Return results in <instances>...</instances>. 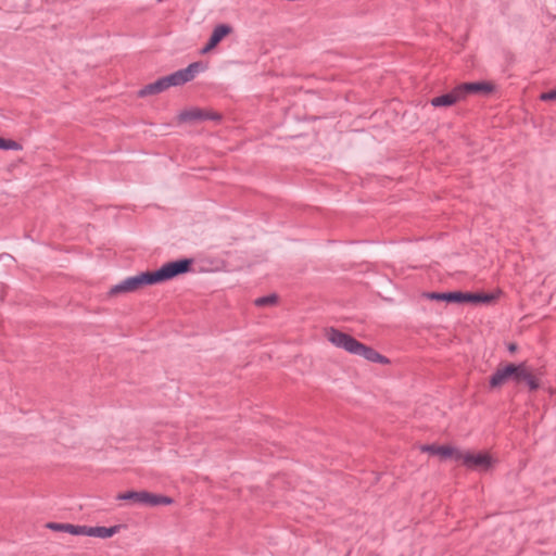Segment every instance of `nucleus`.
Returning a JSON list of instances; mask_svg holds the SVG:
<instances>
[{"label": "nucleus", "instance_id": "nucleus-1", "mask_svg": "<svg viewBox=\"0 0 556 556\" xmlns=\"http://www.w3.org/2000/svg\"><path fill=\"white\" fill-rule=\"evenodd\" d=\"M193 264L192 258H180L163 264L156 270L142 271L136 276L127 277L119 283L113 286L109 294L116 295L119 293L134 292L144 286H152L172 280L180 275L191 270Z\"/></svg>", "mask_w": 556, "mask_h": 556}, {"label": "nucleus", "instance_id": "nucleus-2", "mask_svg": "<svg viewBox=\"0 0 556 556\" xmlns=\"http://www.w3.org/2000/svg\"><path fill=\"white\" fill-rule=\"evenodd\" d=\"M327 339L337 348L343 349L353 355H358L368 362L377 364H389L388 357L378 353L371 346H368L349 333L342 332L336 328H330L327 331Z\"/></svg>", "mask_w": 556, "mask_h": 556}, {"label": "nucleus", "instance_id": "nucleus-3", "mask_svg": "<svg viewBox=\"0 0 556 556\" xmlns=\"http://www.w3.org/2000/svg\"><path fill=\"white\" fill-rule=\"evenodd\" d=\"M543 370L535 368L528 362L514 363L513 384L517 389L527 388L535 392L542 387Z\"/></svg>", "mask_w": 556, "mask_h": 556}, {"label": "nucleus", "instance_id": "nucleus-4", "mask_svg": "<svg viewBox=\"0 0 556 556\" xmlns=\"http://www.w3.org/2000/svg\"><path fill=\"white\" fill-rule=\"evenodd\" d=\"M457 460H462L469 469L488 470L492 465V457L485 453L473 454L470 452L463 453L459 451L457 454Z\"/></svg>", "mask_w": 556, "mask_h": 556}, {"label": "nucleus", "instance_id": "nucleus-5", "mask_svg": "<svg viewBox=\"0 0 556 556\" xmlns=\"http://www.w3.org/2000/svg\"><path fill=\"white\" fill-rule=\"evenodd\" d=\"M180 123H191L197 121H222V115L217 112H211L199 108L181 111L178 115Z\"/></svg>", "mask_w": 556, "mask_h": 556}, {"label": "nucleus", "instance_id": "nucleus-6", "mask_svg": "<svg viewBox=\"0 0 556 556\" xmlns=\"http://www.w3.org/2000/svg\"><path fill=\"white\" fill-rule=\"evenodd\" d=\"M513 376L514 363H506L504 366L497 367L489 379L490 389H497L506 382H513Z\"/></svg>", "mask_w": 556, "mask_h": 556}, {"label": "nucleus", "instance_id": "nucleus-7", "mask_svg": "<svg viewBox=\"0 0 556 556\" xmlns=\"http://www.w3.org/2000/svg\"><path fill=\"white\" fill-rule=\"evenodd\" d=\"M456 88L457 92L459 93L460 100H463L467 94H489L494 90V85L486 81H473L460 84Z\"/></svg>", "mask_w": 556, "mask_h": 556}, {"label": "nucleus", "instance_id": "nucleus-8", "mask_svg": "<svg viewBox=\"0 0 556 556\" xmlns=\"http://www.w3.org/2000/svg\"><path fill=\"white\" fill-rule=\"evenodd\" d=\"M422 452H427L431 455H439L442 458L453 457L457 460V454L459 450L448 446V445H435V444H426L421 446Z\"/></svg>", "mask_w": 556, "mask_h": 556}, {"label": "nucleus", "instance_id": "nucleus-9", "mask_svg": "<svg viewBox=\"0 0 556 556\" xmlns=\"http://www.w3.org/2000/svg\"><path fill=\"white\" fill-rule=\"evenodd\" d=\"M122 526L116 525L112 527H103V526H97V527H89L87 526L86 535L87 536H93V538H100V539H108L112 538L116 533L119 532Z\"/></svg>", "mask_w": 556, "mask_h": 556}, {"label": "nucleus", "instance_id": "nucleus-10", "mask_svg": "<svg viewBox=\"0 0 556 556\" xmlns=\"http://www.w3.org/2000/svg\"><path fill=\"white\" fill-rule=\"evenodd\" d=\"M426 296L430 300L444 301L446 303H464L463 291H451V292H429Z\"/></svg>", "mask_w": 556, "mask_h": 556}, {"label": "nucleus", "instance_id": "nucleus-11", "mask_svg": "<svg viewBox=\"0 0 556 556\" xmlns=\"http://www.w3.org/2000/svg\"><path fill=\"white\" fill-rule=\"evenodd\" d=\"M460 101L459 93L455 87L451 92L434 97L430 100V103L434 108L452 106L456 102Z\"/></svg>", "mask_w": 556, "mask_h": 556}, {"label": "nucleus", "instance_id": "nucleus-12", "mask_svg": "<svg viewBox=\"0 0 556 556\" xmlns=\"http://www.w3.org/2000/svg\"><path fill=\"white\" fill-rule=\"evenodd\" d=\"M495 300V295L485 292H464V303L490 304Z\"/></svg>", "mask_w": 556, "mask_h": 556}, {"label": "nucleus", "instance_id": "nucleus-13", "mask_svg": "<svg viewBox=\"0 0 556 556\" xmlns=\"http://www.w3.org/2000/svg\"><path fill=\"white\" fill-rule=\"evenodd\" d=\"M173 502H174V500L169 496L162 495V494H154V493L144 491L142 505L154 507V506H160V505H170Z\"/></svg>", "mask_w": 556, "mask_h": 556}, {"label": "nucleus", "instance_id": "nucleus-14", "mask_svg": "<svg viewBox=\"0 0 556 556\" xmlns=\"http://www.w3.org/2000/svg\"><path fill=\"white\" fill-rule=\"evenodd\" d=\"M165 86H164V83H163V79L162 77L159 78L157 80L151 83V84H148L146 85L144 87H142L139 91H138V97L140 98H144V97H148V96H152V94H157V93H161L163 91H165Z\"/></svg>", "mask_w": 556, "mask_h": 556}, {"label": "nucleus", "instance_id": "nucleus-15", "mask_svg": "<svg viewBox=\"0 0 556 556\" xmlns=\"http://www.w3.org/2000/svg\"><path fill=\"white\" fill-rule=\"evenodd\" d=\"M165 89L169 87L182 86L188 83L181 70H178L167 76L162 77Z\"/></svg>", "mask_w": 556, "mask_h": 556}, {"label": "nucleus", "instance_id": "nucleus-16", "mask_svg": "<svg viewBox=\"0 0 556 556\" xmlns=\"http://www.w3.org/2000/svg\"><path fill=\"white\" fill-rule=\"evenodd\" d=\"M143 494L144 491H127L124 493H118L116 495L117 501H131L136 504H143Z\"/></svg>", "mask_w": 556, "mask_h": 556}, {"label": "nucleus", "instance_id": "nucleus-17", "mask_svg": "<svg viewBox=\"0 0 556 556\" xmlns=\"http://www.w3.org/2000/svg\"><path fill=\"white\" fill-rule=\"evenodd\" d=\"M204 64L199 61L190 63L186 68H182L181 71L189 83L195 77L198 73L204 71Z\"/></svg>", "mask_w": 556, "mask_h": 556}, {"label": "nucleus", "instance_id": "nucleus-18", "mask_svg": "<svg viewBox=\"0 0 556 556\" xmlns=\"http://www.w3.org/2000/svg\"><path fill=\"white\" fill-rule=\"evenodd\" d=\"M231 31H232L231 26H229L227 24H219L213 29V33L211 34L210 37L219 43Z\"/></svg>", "mask_w": 556, "mask_h": 556}, {"label": "nucleus", "instance_id": "nucleus-19", "mask_svg": "<svg viewBox=\"0 0 556 556\" xmlns=\"http://www.w3.org/2000/svg\"><path fill=\"white\" fill-rule=\"evenodd\" d=\"M278 302V296L276 294H268L265 296L257 298L254 301V304L258 307L263 306H271L275 305Z\"/></svg>", "mask_w": 556, "mask_h": 556}, {"label": "nucleus", "instance_id": "nucleus-20", "mask_svg": "<svg viewBox=\"0 0 556 556\" xmlns=\"http://www.w3.org/2000/svg\"><path fill=\"white\" fill-rule=\"evenodd\" d=\"M0 150H22V144L12 139L0 137Z\"/></svg>", "mask_w": 556, "mask_h": 556}, {"label": "nucleus", "instance_id": "nucleus-21", "mask_svg": "<svg viewBox=\"0 0 556 556\" xmlns=\"http://www.w3.org/2000/svg\"><path fill=\"white\" fill-rule=\"evenodd\" d=\"M87 526L67 523L66 533L73 535H86Z\"/></svg>", "mask_w": 556, "mask_h": 556}, {"label": "nucleus", "instance_id": "nucleus-22", "mask_svg": "<svg viewBox=\"0 0 556 556\" xmlns=\"http://www.w3.org/2000/svg\"><path fill=\"white\" fill-rule=\"evenodd\" d=\"M67 523L61 522H48L46 523V528L56 532H66Z\"/></svg>", "mask_w": 556, "mask_h": 556}, {"label": "nucleus", "instance_id": "nucleus-23", "mask_svg": "<svg viewBox=\"0 0 556 556\" xmlns=\"http://www.w3.org/2000/svg\"><path fill=\"white\" fill-rule=\"evenodd\" d=\"M540 100L544 101V102L556 101V89H552L546 92H542L540 94Z\"/></svg>", "mask_w": 556, "mask_h": 556}, {"label": "nucleus", "instance_id": "nucleus-24", "mask_svg": "<svg viewBox=\"0 0 556 556\" xmlns=\"http://www.w3.org/2000/svg\"><path fill=\"white\" fill-rule=\"evenodd\" d=\"M217 45H218V42H216L213 38L210 37L201 52L206 53V52L211 51L212 49H214Z\"/></svg>", "mask_w": 556, "mask_h": 556}, {"label": "nucleus", "instance_id": "nucleus-25", "mask_svg": "<svg viewBox=\"0 0 556 556\" xmlns=\"http://www.w3.org/2000/svg\"><path fill=\"white\" fill-rule=\"evenodd\" d=\"M217 45H218V42H216L213 38L210 37L201 52L206 53V52L211 51L212 49H214Z\"/></svg>", "mask_w": 556, "mask_h": 556}, {"label": "nucleus", "instance_id": "nucleus-26", "mask_svg": "<svg viewBox=\"0 0 556 556\" xmlns=\"http://www.w3.org/2000/svg\"><path fill=\"white\" fill-rule=\"evenodd\" d=\"M518 346L516 343H509L507 345V350L510 352V353H515L517 351Z\"/></svg>", "mask_w": 556, "mask_h": 556}]
</instances>
